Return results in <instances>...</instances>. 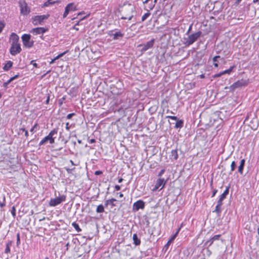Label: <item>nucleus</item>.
<instances>
[{
    "label": "nucleus",
    "mask_w": 259,
    "mask_h": 259,
    "mask_svg": "<svg viewBox=\"0 0 259 259\" xmlns=\"http://www.w3.org/2000/svg\"><path fill=\"white\" fill-rule=\"evenodd\" d=\"M20 12L21 14L26 15L30 12V9L28 8L27 4L24 1H20L19 2Z\"/></svg>",
    "instance_id": "nucleus-5"
},
{
    "label": "nucleus",
    "mask_w": 259,
    "mask_h": 259,
    "mask_svg": "<svg viewBox=\"0 0 259 259\" xmlns=\"http://www.w3.org/2000/svg\"><path fill=\"white\" fill-rule=\"evenodd\" d=\"M179 230H180V229L176 232V233L174 235H172L171 237V238L169 239V240L168 241L167 243H166V246L169 245L171 243V242L174 240V239L177 237Z\"/></svg>",
    "instance_id": "nucleus-21"
},
{
    "label": "nucleus",
    "mask_w": 259,
    "mask_h": 259,
    "mask_svg": "<svg viewBox=\"0 0 259 259\" xmlns=\"http://www.w3.org/2000/svg\"><path fill=\"white\" fill-rule=\"evenodd\" d=\"M224 199H222L221 198H220V199H219V200L217 202V205L221 207L222 205L223 204L222 201Z\"/></svg>",
    "instance_id": "nucleus-40"
},
{
    "label": "nucleus",
    "mask_w": 259,
    "mask_h": 259,
    "mask_svg": "<svg viewBox=\"0 0 259 259\" xmlns=\"http://www.w3.org/2000/svg\"><path fill=\"white\" fill-rule=\"evenodd\" d=\"M171 158L174 160H176L178 158V154L177 150H172L171 151Z\"/></svg>",
    "instance_id": "nucleus-18"
},
{
    "label": "nucleus",
    "mask_w": 259,
    "mask_h": 259,
    "mask_svg": "<svg viewBox=\"0 0 259 259\" xmlns=\"http://www.w3.org/2000/svg\"><path fill=\"white\" fill-rule=\"evenodd\" d=\"M11 81H12V80L10 78L7 82L4 83V87H7Z\"/></svg>",
    "instance_id": "nucleus-42"
},
{
    "label": "nucleus",
    "mask_w": 259,
    "mask_h": 259,
    "mask_svg": "<svg viewBox=\"0 0 259 259\" xmlns=\"http://www.w3.org/2000/svg\"><path fill=\"white\" fill-rule=\"evenodd\" d=\"M221 235H214L213 237L210 238L209 240L207 241L206 242V244H208V246H210L213 243L217 240H219Z\"/></svg>",
    "instance_id": "nucleus-15"
},
{
    "label": "nucleus",
    "mask_w": 259,
    "mask_h": 259,
    "mask_svg": "<svg viewBox=\"0 0 259 259\" xmlns=\"http://www.w3.org/2000/svg\"><path fill=\"white\" fill-rule=\"evenodd\" d=\"M67 52H68V51H66L60 54L57 56H56V57L54 58V60H56L59 59L60 58L63 57L64 55H65L67 53Z\"/></svg>",
    "instance_id": "nucleus-34"
},
{
    "label": "nucleus",
    "mask_w": 259,
    "mask_h": 259,
    "mask_svg": "<svg viewBox=\"0 0 259 259\" xmlns=\"http://www.w3.org/2000/svg\"><path fill=\"white\" fill-rule=\"evenodd\" d=\"M5 26V23L4 21H0V33L2 32Z\"/></svg>",
    "instance_id": "nucleus-31"
},
{
    "label": "nucleus",
    "mask_w": 259,
    "mask_h": 259,
    "mask_svg": "<svg viewBox=\"0 0 259 259\" xmlns=\"http://www.w3.org/2000/svg\"><path fill=\"white\" fill-rule=\"evenodd\" d=\"M229 191V187H227L226 190L223 192V193L221 195L220 198H221L223 199H224L226 197V196L228 194Z\"/></svg>",
    "instance_id": "nucleus-23"
},
{
    "label": "nucleus",
    "mask_w": 259,
    "mask_h": 259,
    "mask_svg": "<svg viewBox=\"0 0 259 259\" xmlns=\"http://www.w3.org/2000/svg\"><path fill=\"white\" fill-rule=\"evenodd\" d=\"M11 213L14 218L15 217L16 214V209L15 206H13L12 210H11Z\"/></svg>",
    "instance_id": "nucleus-36"
},
{
    "label": "nucleus",
    "mask_w": 259,
    "mask_h": 259,
    "mask_svg": "<svg viewBox=\"0 0 259 259\" xmlns=\"http://www.w3.org/2000/svg\"><path fill=\"white\" fill-rule=\"evenodd\" d=\"M49 15H37L32 18V23L34 25H41L44 20L48 18Z\"/></svg>",
    "instance_id": "nucleus-4"
},
{
    "label": "nucleus",
    "mask_w": 259,
    "mask_h": 259,
    "mask_svg": "<svg viewBox=\"0 0 259 259\" xmlns=\"http://www.w3.org/2000/svg\"><path fill=\"white\" fill-rule=\"evenodd\" d=\"M31 35L28 34H23L22 37V40L23 45L28 48H30L33 46L34 41L30 40Z\"/></svg>",
    "instance_id": "nucleus-3"
},
{
    "label": "nucleus",
    "mask_w": 259,
    "mask_h": 259,
    "mask_svg": "<svg viewBox=\"0 0 259 259\" xmlns=\"http://www.w3.org/2000/svg\"><path fill=\"white\" fill-rule=\"evenodd\" d=\"M133 17V15H131L130 16H129L128 17H122V19H128V20H131L132 18Z\"/></svg>",
    "instance_id": "nucleus-49"
},
{
    "label": "nucleus",
    "mask_w": 259,
    "mask_h": 259,
    "mask_svg": "<svg viewBox=\"0 0 259 259\" xmlns=\"http://www.w3.org/2000/svg\"><path fill=\"white\" fill-rule=\"evenodd\" d=\"M65 169L67 171L68 174H71L72 172V169H71L69 168L65 167Z\"/></svg>",
    "instance_id": "nucleus-45"
},
{
    "label": "nucleus",
    "mask_w": 259,
    "mask_h": 259,
    "mask_svg": "<svg viewBox=\"0 0 259 259\" xmlns=\"http://www.w3.org/2000/svg\"><path fill=\"white\" fill-rule=\"evenodd\" d=\"M25 136L27 137L28 136V131L26 130V131H25Z\"/></svg>",
    "instance_id": "nucleus-61"
},
{
    "label": "nucleus",
    "mask_w": 259,
    "mask_h": 259,
    "mask_svg": "<svg viewBox=\"0 0 259 259\" xmlns=\"http://www.w3.org/2000/svg\"><path fill=\"white\" fill-rule=\"evenodd\" d=\"M122 181H123V179L120 178V179H118V182L119 183H121L122 182Z\"/></svg>",
    "instance_id": "nucleus-62"
},
{
    "label": "nucleus",
    "mask_w": 259,
    "mask_h": 259,
    "mask_svg": "<svg viewBox=\"0 0 259 259\" xmlns=\"http://www.w3.org/2000/svg\"><path fill=\"white\" fill-rule=\"evenodd\" d=\"M115 189H116V191H119L120 190V186L119 185H115Z\"/></svg>",
    "instance_id": "nucleus-51"
},
{
    "label": "nucleus",
    "mask_w": 259,
    "mask_h": 259,
    "mask_svg": "<svg viewBox=\"0 0 259 259\" xmlns=\"http://www.w3.org/2000/svg\"><path fill=\"white\" fill-rule=\"evenodd\" d=\"M217 189H214L213 191V192H212V197H214V195H215V194L217 193Z\"/></svg>",
    "instance_id": "nucleus-53"
},
{
    "label": "nucleus",
    "mask_w": 259,
    "mask_h": 259,
    "mask_svg": "<svg viewBox=\"0 0 259 259\" xmlns=\"http://www.w3.org/2000/svg\"><path fill=\"white\" fill-rule=\"evenodd\" d=\"M57 133V131L56 130L54 129L52 130L49 134L45 137L40 142L39 145H42L46 143L48 141L49 142L50 144H53L54 143V138L53 136L56 135Z\"/></svg>",
    "instance_id": "nucleus-2"
},
{
    "label": "nucleus",
    "mask_w": 259,
    "mask_h": 259,
    "mask_svg": "<svg viewBox=\"0 0 259 259\" xmlns=\"http://www.w3.org/2000/svg\"><path fill=\"white\" fill-rule=\"evenodd\" d=\"M21 51V48L19 43L11 44L10 53L12 56H16L17 54L20 53Z\"/></svg>",
    "instance_id": "nucleus-7"
},
{
    "label": "nucleus",
    "mask_w": 259,
    "mask_h": 259,
    "mask_svg": "<svg viewBox=\"0 0 259 259\" xmlns=\"http://www.w3.org/2000/svg\"><path fill=\"white\" fill-rule=\"evenodd\" d=\"M102 174V171H100V170L96 171L95 172V175H96V176L100 175H101Z\"/></svg>",
    "instance_id": "nucleus-48"
},
{
    "label": "nucleus",
    "mask_w": 259,
    "mask_h": 259,
    "mask_svg": "<svg viewBox=\"0 0 259 259\" xmlns=\"http://www.w3.org/2000/svg\"><path fill=\"white\" fill-rule=\"evenodd\" d=\"M96 211L98 213L103 212L104 211V206L102 204L98 205Z\"/></svg>",
    "instance_id": "nucleus-26"
},
{
    "label": "nucleus",
    "mask_w": 259,
    "mask_h": 259,
    "mask_svg": "<svg viewBox=\"0 0 259 259\" xmlns=\"http://www.w3.org/2000/svg\"><path fill=\"white\" fill-rule=\"evenodd\" d=\"M250 116H253L252 118L254 119V117H256V114H249V115H247V117H246L245 118V120L246 121H248L249 120V118H250Z\"/></svg>",
    "instance_id": "nucleus-38"
},
{
    "label": "nucleus",
    "mask_w": 259,
    "mask_h": 259,
    "mask_svg": "<svg viewBox=\"0 0 259 259\" xmlns=\"http://www.w3.org/2000/svg\"><path fill=\"white\" fill-rule=\"evenodd\" d=\"M18 76H19V75H18V74H17V75H16L15 76H13V77H11V78H11V80H12V81H13V80H14V79H16V78H17L18 77Z\"/></svg>",
    "instance_id": "nucleus-50"
},
{
    "label": "nucleus",
    "mask_w": 259,
    "mask_h": 259,
    "mask_svg": "<svg viewBox=\"0 0 259 259\" xmlns=\"http://www.w3.org/2000/svg\"><path fill=\"white\" fill-rule=\"evenodd\" d=\"M154 41L155 39H152L151 40L147 42L146 44L139 45L138 47L141 48V52H145L148 49L153 47Z\"/></svg>",
    "instance_id": "nucleus-8"
},
{
    "label": "nucleus",
    "mask_w": 259,
    "mask_h": 259,
    "mask_svg": "<svg viewBox=\"0 0 259 259\" xmlns=\"http://www.w3.org/2000/svg\"><path fill=\"white\" fill-rule=\"evenodd\" d=\"M150 15V13L149 12L145 13L142 17V21H144Z\"/></svg>",
    "instance_id": "nucleus-33"
},
{
    "label": "nucleus",
    "mask_w": 259,
    "mask_h": 259,
    "mask_svg": "<svg viewBox=\"0 0 259 259\" xmlns=\"http://www.w3.org/2000/svg\"><path fill=\"white\" fill-rule=\"evenodd\" d=\"M66 196L64 195L60 196L54 199H51L49 202V205L51 206H56V205L60 204L61 202L65 201Z\"/></svg>",
    "instance_id": "nucleus-6"
},
{
    "label": "nucleus",
    "mask_w": 259,
    "mask_h": 259,
    "mask_svg": "<svg viewBox=\"0 0 259 259\" xmlns=\"http://www.w3.org/2000/svg\"><path fill=\"white\" fill-rule=\"evenodd\" d=\"M74 114H68L67 116V119H70L71 118V117H72L73 115H74Z\"/></svg>",
    "instance_id": "nucleus-56"
},
{
    "label": "nucleus",
    "mask_w": 259,
    "mask_h": 259,
    "mask_svg": "<svg viewBox=\"0 0 259 259\" xmlns=\"http://www.w3.org/2000/svg\"><path fill=\"white\" fill-rule=\"evenodd\" d=\"M192 24H191L189 27L188 30H187V31L186 32V34H188L190 33V31L192 29Z\"/></svg>",
    "instance_id": "nucleus-46"
},
{
    "label": "nucleus",
    "mask_w": 259,
    "mask_h": 259,
    "mask_svg": "<svg viewBox=\"0 0 259 259\" xmlns=\"http://www.w3.org/2000/svg\"><path fill=\"white\" fill-rule=\"evenodd\" d=\"M55 61H56V60H54V59H52V60H51V61L50 62V64H52L54 63V62H55Z\"/></svg>",
    "instance_id": "nucleus-64"
},
{
    "label": "nucleus",
    "mask_w": 259,
    "mask_h": 259,
    "mask_svg": "<svg viewBox=\"0 0 259 259\" xmlns=\"http://www.w3.org/2000/svg\"><path fill=\"white\" fill-rule=\"evenodd\" d=\"M11 44H18L19 41V36L15 33H12L10 35Z\"/></svg>",
    "instance_id": "nucleus-14"
},
{
    "label": "nucleus",
    "mask_w": 259,
    "mask_h": 259,
    "mask_svg": "<svg viewBox=\"0 0 259 259\" xmlns=\"http://www.w3.org/2000/svg\"><path fill=\"white\" fill-rule=\"evenodd\" d=\"M116 201V200L115 198H111L110 199L107 200L105 201V205L106 206H107L108 205H110V202H114V201Z\"/></svg>",
    "instance_id": "nucleus-30"
},
{
    "label": "nucleus",
    "mask_w": 259,
    "mask_h": 259,
    "mask_svg": "<svg viewBox=\"0 0 259 259\" xmlns=\"http://www.w3.org/2000/svg\"><path fill=\"white\" fill-rule=\"evenodd\" d=\"M164 171V169H161L158 174V177H161L163 174Z\"/></svg>",
    "instance_id": "nucleus-47"
},
{
    "label": "nucleus",
    "mask_w": 259,
    "mask_h": 259,
    "mask_svg": "<svg viewBox=\"0 0 259 259\" xmlns=\"http://www.w3.org/2000/svg\"><path fill=\"white\" fill-rule=\"evenodd\" d=\"M31 63L33 65V66H34V67H37V63H34V62H33V61H32L31 62Z\"/></svg>",
    "instance_id": "nucleus-55"
},
{
    "label": "nucleus",
    "mask_w": 259,
    "mask_h": 259,
    "mask_svg": "<svg viewBox=\"0 0 259 259\" xmlns=\"http://www.w3.org/2000/svg\"><path fill=\"white\" fill-rule=\"evenodd\" d=\"M72 226L74 227V228L76 230L77 232H80L81 231V229L79 228V225L75 222H73L72 223Z\"/></svg>",
    "instance_id": "nucleus-25"
},
{
    "label": "nucleus",
    "mask_w": 259,
    "mask_h": 259,
    "mask_svg": "<svg viewBox=\"0 0 259 259\" xmlns=\"http://www.w3.org/2000/svg\"><path fill=\"white\" fill-rule=\"evenodd\" d=\"M73 29H75L76 30H79L78 28L77 27L76 25H75L73 27Z\"/></svg>",
    "instance_id": "nucleus-60"
},
{
    "label": "nucleus",
    "mask_w": 259,
    "mask_h": 259,
    "mask_svg": "<svg viewBox=\"0 0 259 259\" xmlns=\"http://www.w3.org/2000/svg\"><path fill=\"white\" fill-rule=\"evenodd\" d=\"M10 252V248L9 245L8 244H7L6 245V248L5 250V252L6 253H9Z\"/></svg>",
    "instance_id": "nucleus-39"
},
{
    "label": "nucleus",
    "mask_w": 259,
    "mask_h": 259,
    "mask_svg": "<svg viewBox=\"0 0 259 259\" xmlns=\"http://www.w3.org/2000/svg\"><path fill=\"white\" fill-rule=\"evenodd\" d=\"M110 35L111 36H113V37H112L113 39L116 40V39H118L120 38H122L123 36V34H122L120 31H117V32H115L114 33L110 34Z\"/></svg>",
    "instance_id": "nucleus-16"
},
{
    "label": "nucleus",
    "mask_w": 259,
    "mask_h": 259,
    "mask_svg": "<svg viewBox=\"0 0 259 259\" xmlns=\"http://www.w3.org/2000/svg\"><path fill=\"white\" fill-rule=\"evenodd\" d=\"M166 181H164L163 179L159 178L157 180L156 183L155 185L154 191L157 190L159 188L161 187L160 189H162L165 186Z\"/></svg>",
    "instance_id": "nucleus-12"
},
{
    "label": "nucleus",
    "mask_w": 259,
    "mask_h": 259,
    "mask_svg": "<svg viewBox=\"0 0 259 259\" xmlns=\"http://www.w3.org/2000/svg\"><path fill=\"white\" fill-rule=\"evenodd\" d=\"M5 205V203H0V206L1 207H3V206H4Z\"/></svg>",
    "instance_id": "nucleus-63"
},
{
    "label": "nucleus",
    "mask_w": 259,
    "mask_h": 259,
    "mask_svg": "<svg viewBox=\"0 0 259 259\" xmlns=\"http://www.w3.org/2000/svg\"><path fill=\"white\" fill-rule=\"evenodd\" d=\"M67 6H69V9H68L69 11H75L77 10L76 8V6L74 5V3H69Z\"/></svg>",
    "instance_id": "nucleus-22"
},
{
    "label": "nucleus",
    "mask_w": 259,
    "mask_h": 259,
    "mask_svg": "<svg viewBox=\"0 0 259 259\" xmlns=\"http://www.w3.org/2000/svg\"><path fill=\"white\" fill-rule=\"evenodd\" d=\"M202 32L200 31L195 33H192L188 35V37L183 38V44L186 47H189L194 43L198 38L201 36Z\"/></svg>",
    "instance_id": "nucleus-1"
},
{
    "label": "nucleus",
    "mask_w": 259,
    "mask_h": 259,
    "mask_svg": "<svg viewBox=\"0 0 259 259\" xmlns=\"http://www.w3.org/2000/svg\"><path fill=\"white\" fill-rule=\"evenodd\" d=\"M145 207V202L142 200H139L134 203L133 205V210L134 211H138L140 209H144Z\"/></svg>",
    "instance_id": "nucleus-10"
},
{
    "label": "nucleus",
    "mask_w": 259,
    "mask_h": 259,
    "mask_svg": "<svg viewBox=\"0 0 259 259\" xmlns=\"http://www.w3.org/2000/svg\"><path fill=\"white\" fill-rule=\"evenodd\" d=\"M214 62V63H213L214 66L215 68L218 67L219 65H218V64L217 62Z\"/></svg>",
    "instance_id": "nucleus-58"
},
{
    "label": "nucleus",
    "mask_w": 259,
    "mask_h": 259,
    "mask_svg": "<svg viewBox=\"0 0 259 259\" xmlns=\"http://www.w3.org/2000/svg\"><path fill=\"white\" fill-rule=\"evenodd\" d=\"M48 30V29L44 27H37L31 30V32L35 34H44Z\"/></svg>",
    "instance_id": "nucleus-13"
},
{
    "label": "nucleus",
    "mask_w": 259,
    "mask_h": 259,
    "mask_svg": "<svg viewBox=\"0 0 259 259\" xmlns=\"http://www.w3.org/2000/svg\"><path fill=\"white\" fill-rule=\"evenodd\" d=\"M12 65L13 62L11 61H8L7 63L3 67V69L5 71H8L12 66Z\"/></svg>",
    "instance_id": "nucleus-20"
},
{
    "label": "nucleus",
    "mask_w": 259,
    "mask_h": 259,
    "mask_svg": "<svg viewBox=\"0 0 259 259\" xmlns=\"http://www.w3.org/2000/svg\"><path fill=\"white\" fill-rule=\"evenodd\" d=\"M183 126V121L181 120L178 121L176 123V127L181 128Z\"/></svg>",
    "instance_id": "nucleus-28"
},
{
    "label": "nucleus",
    "mask_w": 259,
    "mask_h": 259,
    "mask_svg": "<svg viewBox=\"0 0 259 259\" xmlns=\"http://www.w3.org/2000/svg\"><path fill=\"white\" fill-rule=\"evenodd\" d=\"M64 99H65L64 98H62L59 100V103L60 105H61L62 104L63 100H64Z\"/></svg>",
    "instance_id": "nucleus-52"
},
{
    "label": "nucleus",
    "mask_w": 259,
    "mask_h": 259,
    "mask_svg": "<svg viewBox=\"0 0 259 259\" xmlns=\"http://www.w3.org/2000/svg\"><path fill=\"white\" fill-rule=\"evenodd\" d=\"M56 3H60V2L58 1H53V0H48L46 3H45L44 6L48 7L49 5H53V4Z\"/></svg>",
    "instance_id": "nucleus-24"
},
{
    "label": "nucleus",
    "mask_w": 259,
    "mask_h": 259,
    "mask_svg": "<svg viewBox=\"0 0 259 259\" xmlns=\"http://www.w3.org/2000/svg\"><path fill=\"white\" fill-rule=\"evenodd\" d=\"M38 127L37 124H35L31 128L30 132H32L35 128L36 129Z\"/></svg>",
    "instance_id": "nucleus-43"
},
{
    "label": "nucleus",
    "mask_w": 259,
    "mask_h": 259,
    "mask_svg": "<svg viewBox=\"0 0 259 259\" xmlns=\"http://www.w3.org/2000/svg\"><path fill=\"white\" fill-rule=\"evenodd\" d=\"M49 100H50V97H49V96H48L46 101V104H48L49 103Z\"/></svg>",
    "instance_id": "nucleus-59"
},
{
    "label": "nucleus",
    "mask_w": 259,
    "mask_h": 259,
    "mask_svg": "<svg viewBox=\"0 0 259 259\" xmlns=\"http://www.w3.org/2000/svg\"><path fill=\"white\" fill-rule=\"evenodd\" d=\"M222 75H223V74H222V72H221L219 73H217V74H215L213 75V76L214 78H217V77H220Z\"/></svg>",
    "instance_id": "nucleus-44"
},
{
    "label": "nucleus",
    "mask_w": 259,
    "mask_h": 259,
    "mask_svg": "<svg viewBox=\"0 0 259 259\" xmlns=\"http://www.w3.org/2000/svg\"><path fill=\"white\" fill-rule=\"evenodd\" d=\"M221 58V57L220 56H214L213 58H212V61L213 62H218V59H220Z\"/></svg>",
    "instance_id": "nucleus-41"
},
{
    "label": "nucleus",
    "mask_w": 259,
    "mask_h": 259,
    "mask_svg": "<svg viewBox=\"0 0 259 259\" xmlns=\"http://www.w3.org/2000/svg\"><path fill=\"white\" fill-rule=\"evenodd\" d=\"M236 167V164L235 162L234 161L231 163V171H233Z\"/></svg>",
    "instance_id": "nucleus-35"
},
{
    "label": "nucleus",
    "mask_w": 259,
    "mask_h": 259,
    "mask_svg": "<svg viewBox=\"0 0 259 259\" xmlns=\"http://www.w3.org/2000/svg\"><path fill=\"white\" fill-rule=\"evenodd\" d=\"M213 212H215L218 214H220L221 212V206L217 205L215 206V208L214 210L213 211Z\"/></svg>",
    "instance_id": "nucleus-32"
},
{
    "label": "nucleus",
    "mask_w": 259,
    "mask_h": 259,
    "mask_svg": "<svg viewBox=\"0 0 259 259\" xmlns=\"http://www.w3.org/2000/svg\"><path fill=\"white\" fill-rule=\"evenodd\" d=\"M133 239L134 240V243L136 245H139L141 243L140 240L138 238L137 235L136 234H134L133 235Z\"/></svg>",
    "instance_id": "nucleus-19"
},
{
    "label": "nucleus",
    "mask_w": 259,
    "mask_h": 259,
    "mask_svg": "<svg viewBox=\"0 0 259 259\" xmlns=\"http://www.w3.org/2000/svg\"><path fill=\"white\" fill-rule=\"evenodd\" d=\"M234 67H235L234 66L230 67L228 69L222 71V74H223V75L225 74H230L232 71V70Z\"/></svg>",
    "instance_id": "nucleus-27"
},
{
    "label": "nucleus",
    "mask_w": 259,
    "mask_h": 259,
    "mask_svg": "<svg viewBox=\"0 0 259 259\" xmlns=\"http://www.w3.org/2000/svg\"><path fill=\"white\" fill-rule=\"evenodd\" d=\"M95 142H96V141L94 139H92L89 140V143L90 144L94 143Z\"/></svg>",
    "instance_id": "nucleus-54"
},
{
    "label": "nucleus",
    "mask_w": 259,
    "mask_h": 259,
    "mask_svg": "<svg viewBox=\"0 0 259 259\" xmlns=\"http://www.w3.org/2000/svg\"><path fill=\"white\" fill-rule=\"evenodd\" d=\"M157 0H145L143 3L145 5L144 9L147 11L152 10L155 7Z\"/></svg>",
    "instance_id": "nucleus-9"
},
{
    "label": "nucleus",
    "mask_w": 259,
    "mask_h": 259,
    "mask_svg": "<svg viewBox=\"0 0 259 259\" xmlns=\"http://www.w3.org/2000/svg\"><path fill=\"white\" fill-rule=\"evenodd\" d=\"M66 129L67 130H69V123L68 122H67L66 123Z\"/></svg>",
    "instance_id": "nucleus-57"
},
{
    "label": "nucleus",
    "mask_w": 259,
    "mask_h": 259,
    "mask_svg": "<svg viewBox=\"0 0 259 259\" xmlns=\"http://www.w3.org/2000/svg\"><path fill=\"white\" fill-rule=\"evenodd\" d=\"M245 159H243L240 161V164L238 166V171L242 175L243 174V170L245 165Z\"/></svg>",
    "instance_id": "nucleus-17"
},
{
    "label": "nucleus",
    "mask_w": 259,
    "mask_h": 259,
    "mask_svg": "<svg viewBox=\"0 0 259 259\" xmlns=\"http://www.w3.org/2000/svg\"><path fill=\"white\" fill-rule=\"evenodd\" d=\"M247 84V82L246 80L241 79L240 80H238L237 81L234 83L230 87L231 89L233 90H235L236 89L238 88H240L242 86H245Z\"/></svg>",
    "instance_id": "nucleus-11"
},
{
    "label": "nucleus",
    "mask_w": 259,
    "mask_h": 259,
    "mask_svg": "<svg viewBox=\"0 0 259 259\" xmlns=\"http://www.w3.org/2000/svg\"><path fill=\"white\" fill-rule=\"evenodd\" d=\"M16 243H17V245H19L20 243V234L19 233H18L17 234V242H16Z\"/></svg>",
    "instance_id": "nucleus-37"
},
{
    "label": "nucleus",
    "mask_w": 259,
    "mask_h": 259,
    "mask_svg": "<svg viewBox=\"0 0 259 259\" xmlns=\"http://www.w3.org/2000/svg\"><path fill=\"white\" fill-rule=\"evenodd\" d=\"M69 6H66L65 8V12L63 14V17L64 18L65 17H67V16L68 15L69 12H70L69 10L68 9H69Z\"/></svg>",
    "instance_id": "nucleus-29"
}]
</instances>
